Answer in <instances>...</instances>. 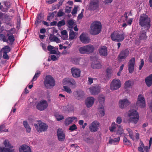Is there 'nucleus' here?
I'll return each mask as SVG.
<instances>
[{"label":"nucleus","instance_id":"obj_1","mask_svg":"<svg viewBox=\"0 0 152 152\" xmlns=\"http://www.w3.org/2000/svg\"><path fill=\"white\" fill-rule=\"evenodd\" d=\"M102 28L101 23L98 21H95L91 24L90 29V32L93 35L98 34L101 31Z\"/></svg>","mask_w":152,"mask_h":152},{"label":"nucleus","instance_id":"obj_2","mask_svg":"<svg viewBox=\"0 0 152 152\" xmlns=\"http://www.w3.org/2000/svg\"><path fill=\"white\" fill-rule=\"evenodd\" d=\"M110 37L113 41L120 42L124 39L125 33L121 31H116L111 34Z\"/></svg>","mask_w":152,"mask_h":152},{"label":"nucleus","instance_id":"obj_3","mask_svg":"<svg viewBox=\"0 0 152 152\" xmlns=\"http://www.w3.org/2000/svg\"><path fill=\"white\" fill-rule=\"evenodd\" d=\"M128 115L129 118V121L134 124H136L138 122L139 116L136 110L133 109L130 110L128 113Z\"/></svg>","mask_w":152,"mask_h":152},{"label":"nucleus","instance_id":"obj_4","mask_svg":"<svg viewBox=\"0 0 152 152\" xmlns=\"http://www.w3.org/2000/svg\"><path fill=\"white\" fill-rule=\"evenodd\" d=\"M150 19L147 15L143 14L140 16L139 23L141 26L146 28L148 29L150 26Z\"/></svg>","mask_w":152,"mask_h":152},{"label":"nucleus","instance_id":"obj_5","mask_svg":"<svg viewBox=\"0 0 152 152\" xmlns=\"http://www.w3.org/2000/svg\"><path fill=\"white\" fill-rule=\"evenodd\" d=\"M3 144L5 147H0V152H16L14 149H12L13 146L10 143V141L7 140H5L3 142Z\"/></svg>","mask_w":152,"mask_h":152},{"label":"nucleus","instance_id":"obj_6","mask_svg":"<svg viewBox=\"0 0 152 152\" xmlns=\"http://www.w3.org/2000/svg\"><path fill=\"white\" fill-rule=\"evenodd\" d=\"M46 88L50 89L52 88L55 85V81L53 78L50 75L46 76L44 82Z\"/></svg>","mask_w":152,"mask_h":152},{"label":"nucleus","instance_id":"obj_7","mask_svg":"<svg viewBox=\"0 0 152 152\" xmlns=\"http://www.w3.org/2000/svg\"><path fill=\"white\" fill-rule=\"evenodd\" d=\"M136 105L137 107L141 108H144L145 107V100L143 95L140 94L138 95Z\"/></svg>","mask_w":152,"mask_h":152},{"label":"nucleus","instance_id":"obj_8","mask_svg":"<svg viewBox=\"0 0 152 152\" xmlns=\"http://www.w3.org/2000/svg\"><path fill=\"white\" fill-rule=\"evenodd\" d=\"M37 122V123L34 124V126L38 132H44L47 129L48 126L45 123H42L40 121Z\"/></svg>","mask_w":152,"mask_h":152},{"label":"nucleus","instance_id":"obj_9","mask_svg":"<svg viewBox=\"0 0 152 152\" xmlns=\"http://www.w3.org/2000/svg\"><path fill=\"white\" fill-rule=\"evenodd\" d=\"M48 102L45 99H42L38 102L36 105V108L40 111H43L48 107Z\"/></svg>","mask_w":152,"mask_h":152},{"label":"nucleus","instance_id":"obj_10","mask_svg":"<svg viewBox=\"0 0 152 152\" xmlns=\"http://www.w3.org/2000/svg\"><path fill=\"white\" fill-rule=\"evenodd\" d=\"M121 83L120 80L117 79H114L111 83L110 88L111 90H117L121 87Z\"/></svg>","mask_w":152,"mask_h":152},{"label":"nucleus","instance_id":"obj_11","mask_svg":"<svg viewBox=\"0 0 152 152\" xmlns=\"http://www.w3.org/2000/svg\"><path fill=\"white\" fill-rule=\"evenodd\" d=\"M130 104L129 100L126 98L120 99L118 101V106L121 109L126 108Z\"/></svg>","mask_w":152,"mask_h":152},{"label":"nucleus","instance_id":"obj_12","mask_svg":"<svg viewBox=\"0 0 152 152\" xmlns=\"http://www.w3.org/2000/svg\"><path fill=\"white\" fill-rule=\"evenodd\" d=\"M62 83L64 85H67L76 86V83L75 80L72 78L67 77L63 79Z\"/></svg>","mask_w":152,"mask_h":152},{"label":"nucleus","instance_id":"obj_13","mask_svg":"<svg viewBox=\"0 0 152 152\" xmlns=\"http://www.w3.org/2000/svg\"><path fill=\"white\" fill-rule=\"evenodd\" d=\"M100 126L99 122L97 121H93L90 125L89 128L90 130L93 132L96 131Z\"/></svg>","mask_w":152,"mask_h":152},{"label":"nucleus","instance_id":"obj_14","mask_svg":"<svg viewBox=\"0 0 152 152\" xmlns=\"http://www.w3.org/2000/svg\"><path fill=\"white\" fill-rule=\"evenodd\" d=\"M89 90L92 95H95L100 92L101 88L99 86H95L90 87Z\"/></svg>","mask_w":152,"mask_h":152},{"label":"nucleus","instance_id":"obj_15","mask_svg":"<svg viewBox=\"0 0 152 152\" xmlns=\"http://www.w3.org/2000/svg\"><path fill=\"white\" fill-rule=\"evenodd\" d=\"M15 31V28H12L8 31L7 35L8 36V40L10 43H13L15 41V37L13 35V34H14Z\"/></svg>","mask_w":152,"mask_h":152},{"label":"nucleus","instance_id":"obj_16","mask_svg":"<svg viewBox=\"0 0 152 152\" xmlns=\"http://www.w3.org/2000/svg\"><path fill=\"white\" fill-rule=\"evenodd\" d=\"M98 0H91L89 3V8L92 10L96 9L98 7Z\"/></svg>","mask_w":152,"mask_h":152},{"label":"nucleus","instance_id":"obj_17","mask_svg":"<svg viewBox=\"0 0 152 152\" xmlns=\"http://www.w3.org/2000/svg\"><path fill=\"white\" fill-rule=\"evenodd\" d=\"M80 40L84 44H87L90 42L91 40L88 36L86 34L83 33L80 37Z\"/></svg>","mask_w":152,"mask_h":152},{"label":"nucleus","instance_id":"obj_18","mask_svg":"<svg viewBox=\"0 0 152 152\" xmlns=\"http://www.w3.org/2000/svg\"><path fill=\"white\" fill-rule=\"evenodd\" d=\"M129 51L128 50H125L122 51L119 54L118 57V60L120 61H121L123 59H125L128 56Z\"/></svg>","mask_w":152,"mask_h":152},{"label":"nucleus","instance_id":"obj_19","mask_svg":"<svg viewBox=\"0 0 152 152\" xmlns=\"http://www.w3.org/2000/svg\"><path fill=\"white\" fill-rule=\"evenodd\" d=\"M95 101L94 98L91 96L87 98L85 101V104L88 107H90L93 105Z\"/></svg>","mask_w":152,"mask_h":152},{"label":"nucleus","instance_id":"obj_20","mask_svg":"<svg viewBox=\"0 0 152 152\" xmlns=\"http://www.w3.org/2000/svg\"><path fill=\"white\" fill-rule=\"evenodd\" d=\"M71 72L73 77H80L81 71L79 69L74 67H72L71 69Z\"/></svg>","mask_w":152,"mask_h":152},{"label":"nucleus","instance_id":"obj_21","mask_svg":"<svg viewBox=\"0 0 152 152\" xmlns=\"http://www.w3.org/2000/svg\"><path fill=\"white\" fill-rule=\"evenodd\" d=\"M135 59L132 58L129 61L128 65L129 72L130 73L133 72L134 70Z\"/></svg>","mask_w":152,"mask_h":152},{"label":"nucleus","instance_id":"obj_22","mask_svg":"<svg viewBox=\"0 0 152 152\" xmlns=\"http://www.w3.org/2000/svg\"><path fill=\"white\" fill-rule=\"evenodd\" d=\"M57 135L58 139L60 141H63L65 139V134L64 133L62 129H58Z\"/></svg>","mask_w":152,"mask_h":152},{"label":"nucleus","instance_id":"obj_23","mask_svg":"<svg viewBox=\"0 0 152 152\" xmlns=\"http://www.w3.org/2000/svg\"><path fill=\"white\" fill-rule=\"evenodd\" d=\"M99 51L102 56H106L107 55V50L106 46H102L100 47L99 49Z\"/></svg>","mask_w":152,"mask_h":152},{"label":"nucleus","instance_id":"obj_24","mask_svg":"<svg viewBox=\"0 0 152 152\" xmlns=\"http://www.w3.org/2000/svg\"><path fill=\"white\" fill-rule=\"evenodd\" d=\"M19 152H31L30 148L28 145H21L19 149Z\"/></svg>","mask_w":152,"mask_h":152},{"label":"nucleus","instance_id":"obj_25","mask_svg":"<svg viewBox=\"0 0 152 152\" xmlns=\"http://www.w3.org/2000/svg\"><path fill=\"white\" fill-rule=\"evenodd\" d=\"M77 121V118L75 117H71L67 118L65 120V124L67 126L74 122V121Z\"/></svg>","mask_w":152,"mask_h":152},{"label":"nucleus","instance_id":"obj_26","mask_svg":"<svg viewBox=\"0 0 152 152\" xmlns=\"http://www.w3.org/2000/svg\"><path fill=\"white\" fill-rule=\"evenodd\" d=\"M74 96L77 99L82 98L84 95V93L81 91H77L73 93Z\"/></svg>","mask_w":152,"mask_h":152},{"label":"nucleus","instance_id":"obj_27","mask_svg":"<svg viewBox=\"0 0 152 152\" xmlns=\"http://www.w3.org/2000/svg\"><path fill=\"white\" fill-rule=\"evenodd\" d=\"M145 81L147 86H151L152 85V74L146 77Z\"/></svg>","mask_w":152,"mask_h":152},{"label":"nucleus","instance_id":"obj_28","mask_svg":"<svg viewBox=\"0 0 152 152\" xmlns=\"http://www.w3.org/2000/svg\"><path fill=\"white\" fill-rule=\"evenodd\" d=\"M139 37L140 40H144L146 39V32L145 31H141L139 35Z\"/></svg>","mask_w":152,"mask_h":152},{"label":"nucleus","instance_id":"obj_29","mask_svg":"<svg viewBox=\"0 0 152 152\" xmlns=\"http://www.w3.org/2000/svg\"><path fill=\"white\" fill-rule=\"evenodd\" d=\"M77 33L71 30L69 32V39L70 40H73L76 39L77 36Z\"/></svg>","mask_w":152,"mask_h":152},{"label":"nucleus","instance_id":"obj_30","mask_svg":"<svg viewBox=\"0 0 152 152\" xmlns=\"http://www.w3.org/2000/svg\"><path fill=\"white\" fill-rule=\"evenodd\" d=\"M99 114V115L102 117L104 115V107L103 105H99L98 108Z\"/></svg>","mask_w":152,"mask_h":152},{"label":"nucleus","instance_id":"obj_31","mask_svg":"<svg viewBox=\"0 0 152 152\" xmlns=\"http://www.w3.org/2000/svg\"><path fill=\"white\" fill-rule=\"evenodd\" d=\"M85 46L87 54L91 53L94 51V48L93 45L90 44Z\"/></svg>","mask_w":152,"mask_h":152},{"label":"nucleus","instance_id":"obj_32","mask_svg":"<svg viewBox=\"0 0 152 152\" xmlns=\"http://www.w3.org/2000/svg\"><path fill=\"white\" fill-rule=\"evenodd\" d=\"M23 124L25 128L26 132L28 133H30L31 131V128L26 121H24Z\"/></svg>","mask_w":152,"mask_h":152},{"label":"nucleus","instance_id":"obj_33","mask_svg":"<svg viewBox=\"0 0 152 152\" xmlns=\"http://www.w3.org/2000/svg\"><path fill=\"white\" fill-rule=\"evenodd\" d=\"M48 49L51 54H56L57 53V52L55 50V48L50 45L48 46Z\"/></svg>","mask_w":152,"mask_h":152},{"label":"nucleus","instance_id":"obj_34","mask_svg":"<svg viewBox=\"0 0 152 152\" xmlns=\"http://www.w3.org/2000/svg\"><path fill=\"white\" fill-rule=\"evenodd\" d=\"M61 38L64 39L66 40L68 38V34L66 31L65 30H63L61 32Z\"/></svg>","mask_w":152,"mask_h":152},{"label":"nucleus","instance_id":"obj_35","mask_svg":"<svg viewBox=\"0 0 152 152\" xmlns=\"http://www.w3.org/2000/svg\"><path fill=\"white\" fill-rule=\"evenodd\" d=\"M49 39L50 40L54 41L58 43L60 42V40L57 37L53 35H51L50 36Z\"/></svg>","mask_w":152,"mask_h":152},{"label":"nucleus","instance_id":"obj_36","mask_svg":"<svg viewBox=\"0 0 152 152\" xmlns=\"http://www.w3.org/2000/svg\"><path fill=\"white\" fill-rule=\"evenodd\" d=\"M117 126L118 125L115 124V122L112 123L111 126L109 128L110 131L111 132H114Z\"/></svg>","mask_w":152,"mask_h":152},{"label":"nucleus","instance_id":"obj_37","mask_svg":"<svg viewBox=\"0 0 152 152\" xmlns=\"http://www.w3.org/2000/svg\"><path fill=\"white\" fill-rule=\"evenodd\" d=\"M113 71L110 67L108 68L106 71V75L108 78L110 77L112 75Z\"/></svg>","mask_w":152,"mask_h":152},{"label":"nucleus","instance_id":"obj_38","mask_svg":"<svg viewBox=\"0 0 152 152\" xmlns=\"http://www.w3.org/2000/svg\"><path fill=\"white\" fill-rule=\"evenodd\" d=\"M79 51L81 54H87L86 46H84L83 47H80L79 48Z\"/></svg>","mask_w":152,"mask_h":152},{"label":"nucleus","instance_id":"obj_39","mask_svg":"<svg viewBox=\"0 0 152 152\" xmlns=\"http://www.w3.org/2000/svg\"><path fill=\"white\" fill-rule=\"evenodd\" d=\"M56 54H57V56L54 55H52L50 56L51 59L53 61H54L57 60V59L59 58V56H61V53L58 52H57V53Z\"/></svg>","mask_w":152,"mask_h":152},{"label":"nucleus","instance_id":"obj_40","mask_svg":"<svg viewBox=\"0 0 152 152\" xmlns=\"http://www.w3.org/2000/svg\"><path fill=\"white\" fill-rule=\"evenodd\" d=\"M101 66L102 65L99 63L96 64L92 63L91 64V66L93 69H99L101 68Z\"/></svg>","mask_w":152,"mask_h":152},{"label":"nucleus","instance_id":"obj_41","mask_svg":"<svg viewBox=\"0 0 152 152\" xmlns=\"http://www.w3.org/2000/svg\"><path fill=\"white\" fill-rule=\"evenodd\" d=\"M132 81L131 80H128L126 81L124 84V87L125 88H129L132 86Z\"/></svg>","mask_w":152,"mask_h":152},{"label":"nucleus","instance_id":"obj_42","mask_svg":"<svg viewBox=\"0 0 152 152\" xmlns=\"http://www.w3.org/2000/svg\"><path fill=\"white\" fill-rule=\"evenodd\" d=\"M126 130L128 131L129 136L130 138L132 140H134V135L133 134V132L132 130L129 128H127Z\"/></svg>","mask_w":152,"mask_h":152},{"label":"nucleus","instance_id":"obj_43","mask_svg":"<svg viewBox=\"0 0 152 152\" xmlns=\"http://www.w3.org/2000/svg\"><path fill=\"white\" fill-rule=\"evenodd\" d=\"M105 101V98L103 95L100 96L99 97V101L101 105H103L104 104Z\"/></svg>","mask_w":152,"mask_h":152},{"label":"nucleus","instance_id":"obj_44","mask_svg":"<svg viewBox=\"0 0 152 152\" xmlns=\"http://www.w3.org/2000/svg\"><path fill=\"white\" fill-rule=\"evenodd\" d=\"M144 145L142 142L140 141V146L138 148V150L140 152H144L143 148Z\"/></svg>","mask_w":152,"mask_h":152},{"label":"nucleus","instance_id":"obj_45","mask_svg":"<svg viewBox=\"0 0 152 152\" xmlns=\"http://www.w3.org/2000/svg\"><path fill=\"white\" fill-rule=\"evenodd\" d=\"M64 91L68 94H71L72 93V91L71 89L69 87L66 86H63Z\"/></svg>","mask_w":152,"mask_h":152},{"label":"nucleus","instance_id":"obj_46","mask_svg":"<svg viewBox=\"0 0 152 152\" xmlns=\"http://www.w3.org/2000/svg\"><path fill=\"white\" fill-rule=\"evenodd\" d=\"M124 132V130L121 126L119 125L117 130V133L121 135Z\"/></svg>","mask_w":152,"mask_h":152},{"label":"nucleus","instance_id":"obj_47","mask_svg":"<svg viewBox=\"0 0 152 152\" xmlns=\"http://www.w3.org/2000/svg\"><path fill=\"white\" fill-rule=\"evenodd\" d=\"M77 129L76 125L75 124H73L69 126V130L72 132L75 131Z\"/></svg>","mask_w":152,"mask_h":152},{"label":"nucleus","instance_id":"obj_48","mask_svg":"<svg viewBox=\"0 0 152 152\" xmlns=\"http://www.w3.org/2000/svg\"><path fill=\"white\" fill-rule=\"evenodd\" d=\"M74 21L73 20H69L68 21V26L69 28L73 27L74 24Z\"/></svg>","mask_w":152,"mask_h":152},{"label":"nucleus","instance_id":"obj_49","mask_svg":"<svg viewBox=\"0 0 152 152\" xmlns=\"http://www.w3.org/2000/svg\"><path fill=\"white\" fill-rule=\"evenodd\" d=\"M0 40H2L4 42H6L8 41L5 35L3 34H0Z\"/></svg>","mask_w":152,"mask_h":152},{"label":"nucleus","instance_id":"obj_50","mask_svg":"<svg viewBox=\"0 0 152 152\" xmlns=\"http://www.w3.org/2000/svg\"><path fill=\"white\" fill-rule=\"evenodd\" d=\"M40 72L39 71H37L35 73L34 76L32 81H33L36 80L37 77L39 76L40 74Z\"/></svg>","mask_w":152,"mask_h":152},{"label":"nucleus","instance_id":"obj_51","mask_svg":"<svg viewBox=\"0 0 152 152\" xmlns=\"http://www.w3.org/2000/svg\"><path fill=\"white\" fill-rule=\"evenodd\" d=\"M4 50V52L7 53L9 52L10 51V48L7 46H5L4 48H2L1 49V50Z\"/></svg>","mask_w":152,"mask_h":152},{"label":"nucleus","instance_id":"obj_52","mask_svg":"<svg viewBox=\"0 0 152 152\" xmlns=\"http://www.w3.org/2000/svg\"><path fill=\"white\" fill-rule=\"evenodd\" d=\"M123 142L124 144L126 145H130L131 144L130 141L126 137L124 138Z\"/></svg>","mask_w":152,"mask_h":152},{"label":"nucleus","instance_id":"obj_53","mask_svg":"<svg viewBox=\"0 0 152 152\" xmlns=\"http://www.w3.org/2000/svg\"><path fill=\"white\" fill-rule=\"evenodd\" d=\"M57 121H60L64 118V117L62 115L59 114H56L55 115Z\"/></svg>","mask_w":152,"mask_h":152},{"label":"nucleus","instance_id":"obj_54","mask_svg":"<svg viewBox=\"0 0 152 152\" xmlns=\"http://www.w3.org/2000/svg\"><path fill=\"white\" fill-rule=\"evenodd\" d=\"M65 24V22L64 21V20H62L61 21L58 22L57 23V26L59 27H61Z\"/></svg>","mask_w":152,"mask_h":152},{"label":"nucleus","instance_id":"obj_55","mask_svg":"<svg viewBox=\"0 0 152 152\" xmlns=\"http://www.w3.org/2000/svg\"><path fill=\"white\" fill-rule=\"evenodd\" d=\"M5 126L4 125H1L0 126V132L3 131L7 132L8 129H6L5 128Z\"/></svg>","mask_w":152,"mask_h":152},{"label":"nucleus","instance_id":"obj_56","mask_svg":"<svg viewBox=\"0 0 152 152\" xmlns=\"http://www.w3.org/2000/svg\"><path fill=\"white\" fill-rule=\"evenodd\" d=\"M72 9V7H66L65 8V12L67 13H70Z\"/></svg>","mask_w":152,"mask_h":152},{"label":"nucleus","instance_id":"obj_57","mask_svg":"<svg viewBox=\"0 0 152 152\" xmlns=\"http://www.w3.org/2000/svg\"><path fill=\"white\" fill-rule=\"evenodd\" d=\"M122 122V118L119 116H118L116 119V122L117 124H120Z\"/></svg>","mask_w":152,"mask_h":152},{"label":"nucleus","instance_id":"obj_58","mask_svg":"<svg viewBox=\"0 0 152 152\" xmlns=\"http://www.w3.org/2000/svg\"><path fill=\"white\" fill-rule=\"evenodd\" d=\"M77 8L76 6H75L72 12V14L73 15L77 13Z\"/></svg>","mask_w":152,"mask_h":152},{"label":"nucleus","instance_id":"obj_59","mask_svg":"<svg viewBox=\"0 0 152 152\" xmlns=\"http://www.w3.org/2000/svg\"><path fill=\"white\" fill-rule=\"evenodd\" d=\"M133 19L132 18H129L127 20H126V22L129 25H131Z\"/></svg>","mask_w":152,"mask_h":152},{"label":"nucleus","instance_id":"obj_60","mask_svg":"<svg viewBox=\"0 0 152 152\" xmlns=\"http://www.w3.org/2000/svg\"><path fill=\"white\" fill-rule=\"evenodd\" d=\"M7 53L4 52L3 57L4 59H8L9 58V56L7 54Z\"/></svg>","mask_w":152,"mask_h":152},{"label":"nucleus","instance_id":"obj_61","mask_svg":"<svg viewBox=\"0 0 152 152\" xmlns=\"http://www.w3.org/2000/svg\"><path fill=\"white\" fill-rule=\"evenodd\" d=\"M88 83L91 84L93 83V79L92 78L88 77Z\"/></svg>","mask_w":152,"mask_h":152},{"label":"nucleus","instance_id":"obj_62","mask_svg":"<svg viewBox=\"0 0 152 152\" xmlns=\"http://www.w3.org/2000/svg\"><path fill=\"white\" fill-rule=\"evenodd\" d=\"M150 148V147L149 146V147L146 146L144 147V150L146 152H149V150Z\"/></svg>","mask_w":152,"mask_h":152},{"label":"nucleus","instance_id":"obj_63","mask_svg":"<svg viewBox=\"0 0 152 152\" xmlns=\"http://www.w3.org/2000/svg\"><path fill=\"white\" fill-rule=\"evenodd\" d=\"M77 59L79 61V62L78 63L81 64H82V63H81V61H84V59L83 58H77Z\"/></svg>","mask_w":152,"mask_h":152},{"label":"nucleus","instance_id":"obj_64","mask_svg":"<svg viewBox=\"0 0 152 152\" xmlns=\"http://www.w3.org/2000/svg\"><path fill=\"white\" fill-rule=\"evenodd\" d=\"M83 17V14L82 13H80L78 15L77 18L78 19H82Z\"/></svg>","mask_w":152,"mask_h":152}]
</instances>
